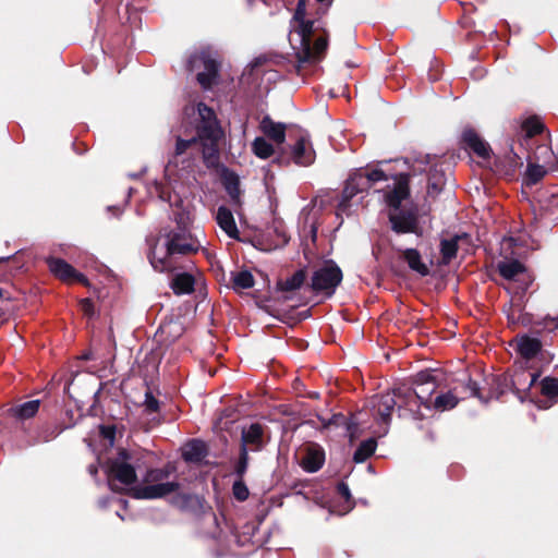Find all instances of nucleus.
<instances>
[{"label":"nucleus","instance_id":"f257e3e1","mask_svg":"<svg viewBox=\"0 0 558 558\" xmlns=\"http://www.w3.org/2000/svg\"><path fill=\"white\" fill-rule=\"evenodd\" d=\"M199 124L197 125V135L183 140L177 136L175 149L172 158L165 167V178L167 184L154 182L149 187L151 195H157L161 201L170 206L178 205L180 199L171 194L170 185L187 172L193 165L195 156L203 150L204 158L213 157L218 151V143L223 136L214 110L205 104L197 105Z\"/></svg>","mask_w":558,"mask_h":558},{"label":"nucleus","instance_id":"f03ea898","mask_svg":"<svg viewBox=\"0 0 558 558\" xmlns=\"http://www.w3.org/2000/svg\"><path fill=\"white\" fill-rule=\"evenodd\" d=\"M305 0H299L294 15L291 20L290 44L295 51L298 60V73L305 65H312L319 62L327 49V37L314 35L322 28V22L305 19Z\"/></svg>","mask_w":558,"mask_h":558},{"label":"nucleus","instance_id":"7ed1b4c3","mask_svg":"<svg viewBox=\"0 0 558 558\" xmlns=\"http://www.w3.org/2000/svg\"><path fill=\"white\" fill-rule=\"evenodd\" d=\"M175 219L179 226L178 231L162 233L150 243L148 259L156 271L172 270V255L197 252L202 246L196 238L186 234V226L190 221L189 214H178Z\"/></svg>","mask_w":558,"mask_h":558},{"label":"nucleus","instance_id":"20e7f679","mask_svg":"<svg viewBox=\"0 0 558 558\" xmlns=\"http://www.w3.org/2000/svg\"><path fill=\"white\" fill-rule=\"evenodd\" d=\"M409 196V189L405 183H395L393 189L385 194V202L390 207L389 220L391 228L397 233H417L418 221L416 211L402 209V202Z\"/></svg>","mask_w":558,"mask_h":558},{"label":"nucleus","instance_id":"39448f33","mask_svg":"<svg viewBox=\"0 0 558 558\" xmlns=\"http://www.w3.org/2000/svg\"><path fill=\"white\" fill-rule=\"evenodd\" d=\"M170 472L169 466L148 470L143 483L132 487V496L136 499H159L177 493L180 484L169 481Z\"/></svg>","mask_w":558,"mask_h":558},{"label":"nucleus","instance_id":"423d86ee","mask_svg":"<svg viewBox=\"0 0 558 558\" xmlns=\"http://www.w3.org/2000/svg\"><path fill=\"white\" fill-rule=\"evenodd\" d=\"M523 247H530L527 240L523 235L509 236L502 239L500 243V252L505 256V260L498 264L499 274L507 280H517L525 272V267L517 259H510L509 256H522ZM531 247H533L531 245Z\"/></svg>","mask_w":558,"mask_h":558},{"label":"nucleus","instance_id":"0eeeda50","mask_svg":"<svg viewBox=\"0 0 558 558\" xmlns=\"http://www.w3.org/2000/svg\"><path fill=\"white\" fill-rule=\"evenodd\" d=\"M187 66L196 72L197 82L203 88L209 89L217 82L219 63L216 53L210 49L193 53L187 61Z\"/></svg>","mask_w":558,"mask_h":558},{"label":"nucleus","instance_id":"6e6552de","mask_svg":"<svg viewBox=\"0 0 558 558\" xmlns=\"http://www.w3.org/2000/svg\"><path fill=\"white\" fill-rule=\"evenodd\" d=\"M130 460V453L122 449L119 451L117 458L108 461L107 474L111 489H117L114 481L119 482L123 487H129L135 484L136 472L134 466L129 462Z\"/></svg>","mask_w":558,"mask_h":558},{"label":"nucleus","instance_id":"1a4fd4ad","mask_svg":"<svg viewBox=\"0 0 558 558\" xmlns=\"http://www.w3.org/2000/svg\"><path fill=\"white\" fill-rule=\"evenodd\" d=\"M341 280V269L332 260H329L314 271L311 287L318 294L331 296Z\"/></svg>","mask_w":558,"mask_h":558},{"label":"nucleus","instance_id":"9d476101","mask_svg":"<svg viewBox=\"0 0 558 558\" xmlns=\"http://www.w3.org/2000/svg\"><path fill=\"white\" fill-rule=\"evenodd\" d=\"M399 395V388H396L392 391H387L372 398L371 407L373 416L379 425H383L381 430L378 432V436L387 434L391 413L398 405Z\"/></svg>","mask_w":558,"mask_h":558},{"label":"nucleus","instance_id":"9b49d317","mask_svg":"<svg viewBox=\"0 0 558 558\" xmlns=\"http://www.w3.org/2000/svg\"><path fill=\"white\" fill-rule=\"evenodd\" d=\"M368 179L364 174V169L359 168L354 170L348 178L345 186L342 192L341 199L338 205L340 211H347L350 201L357 195L369 189Z\"/></svg>","mask_w":558,"mask_h":558},{"label":"nucleus","instance_id":"f8f14e48","mask_svg":"<svg viewBox=\"0 0 558 558\" xmlns=\"http://www.w3.org/2000/svg\"><path fill=\"white\" fill-rule=\"evenodd\" d=\"M436 388L437 385L434 380L425 379L417 383L415 389L399 387V398L411 399L412 401L420 402L426 409H430V398Z\"/></svg>","mask_w":558,"mask_h":558},{"label":"nucleus","instance_id":"ddd939ff","mask_svg":"<svg viewBox=\"0 0 558 558\" xmlns=\"http://www.w3.org/2000/svg\"><path fill=\"white\" fill-rule=\"evenodd\" d=\"M49 270L60 280L73 283L81 282L83 284H87L86 277L76 271L69 263L61 258L48 257L46 259Z\"/></svg>","mask_w":558,"mask_h":558},{"label":"nucleus","instance_id":"4468645a","mask_svg":"<svg viewBox=\"0 0 558 558\" xmlns=\"http://www.w3.org/2000/svg\"><path fill=\"white\" fill-rule=\"evenodd\" d=\"M264 427L259 423H253L243 427L241 435V448L246 452L259 451L265 446Z\"/></svg>","mask_w":558,"mask_h":558},{"label":"nucleus","instance_id":"2eb2a0df","mask_svg":"<svg viewBox=\"0 0 558 558\" xmlns=\"http://www.w3.org/2000/svg\"><path fill=\"white\" fill-rule=\"evenodd\" d=\"M291 158L299 166H308L314 162L315 151L307 135L300 136L291 147Z\"/></svg>","mask_w":558,"mask_h":558},{"label":"nucleus","instance_id":"dca6fc26","mask_svg":"<svg viewBox=\"0 0 558 558\" xmlns=\"http://www.w3.org/2000/svg\"><path fill=\"white\" fill-rule=\"evenodd\" d=\"M259 129L265 136L277 145H281L286 141V124L275 122L268 116L264 117L259 123Z\"/></svg>","mask_w":558,"mask_h":558},{"label":"nucleus","instance_id":"f3484780","mask_svg":"<svg viewBox=\"0 0 558 558\" xmlns=\"http://www.w3.org/2000/svg\"><path fill=\"white\" fill-rule=\"evenodd\" d=\"M216 221L220 229L230 238L239 240V229L236 227L232 211L226 206L218 207Z\"/></svg>","mask_w":558,"mask_h":558},{"label":"nucleus","instance_id":"a211bd4d","mask_svg":"<svg viewBox=\"0 0 558 558\" xmlns=\"http://www.w3.org/2000/svg\"><path fill=\"white\" fill-rule=\"evenodd\" d=\"M542 343L537 338L522 336L515 340L518 354L526 362L534 359L541 351Z\"/></svg>","mask_w":558,"mask_h":558},{"label":"nucleus","instance_id":"6ab92c4d","mask_svg":"<svg viewBox=\"0 0 558 558\" xmlns=\"http://www.w3.org/2000/svg\"><path fill=\"white\" fill-rule=\"evenodd\" d=\"M325 462V452L318 446H311L306 449L301 460V466L308 473L317 472Z\"/></svg>","mask_w":558,"mask_h":558},{"label":"nucleus","instance_id":"aec40b11","mask_svg":"<svg viewBox=\"0 0 558 558\" xmlns=\"http://www.w3.org/2000/svg\"><path fill=\"white\" fill-rule=\"evenodd\" d=\"M463 141L465 144L480 157L487 158L490 154V148L474 131L466 130L463 132Z\"/></svg>","mask_w":558,"mask_h":558},{"label":"nucleus","instance_id":"412c9836","mask_svg":"<svg viewBox=\"0 0 558 558\" xmlns=\"http://www.w3.org/2000/svg\"><path fill=\"white\" fill-rule=\"evenodd\" d=\"M403 259L408 263L409 267L421 276H426L429 269L425 263L422 262L421 254L414 248H407L402 252Z\"/></svg>","mask_w":558,"mask_h":558},{"label":"nucleus","instance_id":"4be33fe9","mask_svg":"<svg viewBox=\"0 0 558 558\" xmlns=\"http://www.w3.org/2000/svg\"><path fill=\"white\" fill-rule=\"evenodd\" d=\"M40 401L39 400H31L26 401L20 405L10 409V413L12 416L19 420H27L33 417L39 410Z\"/></svg>","mask_w":558,"mask_h":558},{"label":"nucleus","instance_id":"5701e85b","mask_svg":"<svg viewBox=\"0 0 558 558\" xmlns=\"http://www.w3.org/2000/svg\"><path fill=\"white\" fill-rule=\"evenodd\" d=\"M206 454V445L202 440H191L183 450V458L186 461L196 462L202 460Z\"/></svg>","mask_w":558,"mask_h":558},{"label":"nucleus","instance_id":"b1692460","mask_svg":"<svg viewBox=\"0 0 558 558\" xmlns=\"http://www.w3.org/2000/svg\"><path fill=\"white\" fill-rule=\"evenodd\" d=\"M171 287L177 294L191 293L194 290V278L186 272L179 274L173 278Z\"/></svg>","mask_w":558,"mask_h":558},{"label":"nucleus","instance_id":"393cba45","mask_svg":"<svg viewBox=\"0 0 558 558\" xmlns=\"http://www.w3.org/2000/svg\"><path fill=\"white\" fill-rule=\"evenodd\" d=\"M225 189L234 205L241 203L240 180L234 173H228L223 178Z\"/></svg>","mask_w":558,"mask_h":558},{"label":"nucleus","instance_id":"a878e982","mask_svg":"<svg viewBox=\"0 0 558 558\" xmlns=\"http://www.w3.org/2000/svg\"><path fill=\"white\" fill-rule=\"evenodd\" d=\"M305 271L300 269L295 271L291 277L280 280L278 282V289L281 291H295L299 290L305 282Z\"/></svg>","mask_w":558,"mask_h":558},{"label":"nucleus","instance_id":"bb28decb","mask_svg":"<svg viewBox=\"0 0 558 558\" xmlns=\"http://www.w3.org/2000/svg\"><path fill=\"white\" fill-rule=\"evenodd\" d=\"M252 151L260 159H267L275 153L274 146L265 137L258 136L252 143Z\"/></svg>","mask_w":558,"mask_h":558},{"label":"nucleus","instance_id":"cd10ccee","mask_svg":"<svg viewBox=\"0 0 558 558\" xmlns=\"http://www.w3.org/2000/svg\"><path fill=\"white\" fill-rule=\"evenodd\" d=\"M377 442L374 438L366 439L360 444L354 452L353 459L356 463L364 462L376 450Z\"/></svg>","mask_w":558,"mask_h":558},{"label":"nucleus","instance_id":"c85d7f7f","mask_svg":"<svg viewBox=\"0 0 558 558\" xmlns=\"http://www.w3.org/2000/svg\"><path fill=\"white\" fill-rule=\"evenodd\" d=\"M536 377L537 376L533 373L519 372L511 377L510 381L513 388L517 391H520L522 389L532 387L536 380Z\"/></svg>","mask_w":558,"mask_h":558},{"label":"nucleus","instance_id":"c756f323","mask_svg":"<svg viewBox=\"0 0 558 558\" xmlns=\"http://www.w3.org/2000/svg\"><path fill=\"white\" fill-rule=\"evenodd\" d=\"M459 402L458 397L453 391L439 395L435 398L433 407L438 411H448L453 409Z\"/></svg>","mask_w":558,"mask_h":558},{"label":"nucleus","instance_id":"7c9ffc66","mask_svg":"<svg viewBox=\"0 0 558 558\" xmlns=\"http://www.w3.org/2000/svg\"><path fill=\"white\" fill-rule=\"evenodd\" d=\"M458 250L457 239H445L440 243L442 264L447 265L456 256Z\"/></svg>","mask_w":558,"mask_h":558},{"label":"nucleus","instance_id":"2f4dec72","mask_svg":"<svg viewBox=\"0 0 558 558\" xmlns=\"http://www.w3.org/2000/svg\"><path fill=\"white\" fill-rule=\"evenodd\" d=\"M232 282L236 289H250L254 286V278L248 270H241L232 275Z\"/></svg>","mask_w":558,"mask_h":558},{"label":"nucleus","instance_id":"473e14b6","mask_svg":"<svg viewBox=\"0 0 558 558\" xmlns=\"http://www.w3.org/2000/svg\"><path fill=\"white\" fill-rule=\"evenodd\" d=\"M546 169L543 166L530 163L526 169L525 181L527 185L536 184L546 174Z\"/></svg>","mask_w":558,"mask_h":558},{"label":"nucleus","instance_id":"72a5a7b5","mask_svg":"<svg viewBox=\"0 0 558 558\" xmlns=\"http://www.w3.org/2000/svg\"><path fill=\"white\" fill-rule=\"evenodd\" d=\"M522 129L525 132V137L531 138L534 135L541 133L544 129V125L539 119L529 118L523 122Z\"/></svg>","mask_w":558,"mask_h":558},{"label":"nucleus","instance_id":"f704fd0d","mask_svg":"<svg viewBox=\"0 0 558 558\" xmlns=\"http://www.w3.org/2000/svg\"><path fill=\"white\" fill-rule=\"evenodd\" d=\"M542 393L547 397L558 396V380L555 378L546 377L542 380Z\"/></svg>","mask_w":558,"mask_h":558},{"label":"nucleus","instance_id":"c9c22d12","mask_svg":"<svg viewBox=\"0 0 558 558\" xmlns=\"http://www.w3.org/2000/svg\"><path fill=\"white\" fill-rule=\"evenodd\" d=\"M422 404L420 402L412 401L411 399L398 398V408L405 409L410 411L414 417L420 418L423 415L420 413L418 409Z\"/></svg>","mask_w":558,"mask_h":558},{"label":"nucleus","instance_id":"e433bc0d","mask_svg":"<svg viewBox=\"0 0 558 558\" xmlns=\"http://www.w3.org/2000/svg\"><path fill=\"white\" fill-rule=\"evenodd\" d=\"M363 169H364V174L368 179L369 186H372L376 182L386 181L387 180V175L380 169H369L368 167L367 168H363Z\"/></svg>","mask_w":558,"mask_h":558},{"label":"nucleus","instance_id":"4c0bfd02","mask_svg":"<svg viewBox=\"0 0 558 558\" xmlns=\"http://www.w3.org/2000/svg\"><path fill=\"white\" fill-rule=\"evenodd\" d=\"M143 407L145 412L148 414L157 413L159 410V401L153 396L150 391H146Z\"/></svg>","mask_w":558,"mask_h":558},{"label":"nucleus","instance_id":"58836bf2","mask_svg":"<svg viewBox=\"0 0 558 558\" xmlns=\"http://www.w3.org/2000/svg\"><path fill=\"white\" fill-rule=\"evenodd\" d=\"M232 492H233L234 497L239 501L246 500L248 498V495H250L246 485L243 482H241V481L234 482L233 487H232Z\"/></svg>","mask_w":558,"mask_h":558},{"label":"nucleus","instance_id":"ea45409f","mask_svg":"<svg viewBox=\"0 0 558 558\" xmlns=\"http://www.w3.org/2000/svg\"><path fill=\"white\" fill-rule=\"evenodd\" d=\"M248 463V452H246L244 449H240V459L236 465V473L242 476L244 472L246 471Z\"/></svg>","mask_w":558,"mask_h":558},{"label":"nucleus","instance_id":"a19ab883","mask_svg":"<svg viewBox=\"0 0 558 558\" xmlns=\"http://www.w3.org/2000/svg\"><path fill=\"white\" fill-rule=\"evenodd\" d=\"M80 306H81L82 312L86 316H93L94 315V304H93V302L89 299L81 300Z\"/></svg>","mask_w":558,"mask_h":558},{"label":"nucleus","instance_id":"79ce46f5","mask_svg":"<svg viewBox=\"0 0 558 558\" xmlns=\"http://www.w3.org/2000/svg\"><path fill=\"white\" fill-rule=\"evenodd\" d=\"M338 493H339V494H340V496H341L343 499H345L347 501H349V500H350V498H351V493H350V489H349V487H348V485H347V484H344V483H340V484L338 485Z\"/></svg>","mask_w":558,"mask_h":558},{"label":"nucleus","instance_id":"37998d69","mask_svg":"<svg viewBox=\"0 0 558 558\" xmlns=\"http://www.w3.org/2000/svg\"><path fill=\"white\" fill-rule=\"evenodd\" d=\"M100 429H101L102 436L105 438L109 439V441L112 444L113 439H114V429L111 427H105V426H101Z\"/></svg>","mask_w":558,"mask_h":558},{"label":"nucleus","instance_id":"c03bdc74","mask_svg":"<svg viewBox=\"0 0 558 558\" xmlns=\"http://www.w3.org/2000/svg\"><path fill=\"white\" fill-rule=\"evenodd\" d=\"M357 423H359V420L356 417H354V421L348 424V432H350V437L351 438L353 437V433L351 432V428H352L353 425L356 426Z\"/></svg>","mask_w":558,"mask_h":558},{"label":"nucleus","instance_id":"a18cd8bd","mask_svg":"<svg viewBox=\"0 0 558 558\" xmlns=\"http://www.w3.org/2000/svg\"><path fill=\"white\" fill-rule=\"evenodd\" d=\"M471 391H472V395L473 396H477V387H476V384L475 383H471Z\"/></svg>","mask_w":558,"mask_h":558},{"label":"nucleus","instance_id":"49530a36","mask_svg":"<svg viewBox=\"0 0 558 558\" xmlns=\"http://www.w3.org/2000/svg\"><path fill=\"white\" fill-rule=\"evenodd\" d=\"M88 471L92 475L97 474V468L95 465H89Z\"/></svg>","mask_w":558,"mask_h":558},{"label":"nucleus","instance_id":"de8ad7c7","mask_svg":"<svg viewBox=\"0 0 558 558\" xmlns=\"http://www.w3.org/2000/svg\"><path fill=\"white\" fill-rule=\"evenodd\" d=\"M5 291L0 288V300L4 299Z\"/></svg>","mask_w":558,"mask_h":558},{"label":"nucleus","instance_id":"09e8293b","mask_svg":"<svg viewBox=\"0 0 558 558\" xmlns=\"http://www.w3.org/2000/svg\"><path fill=\"white\" fill-rule=\"evenodd\" d=\"M119 501L123 505V507H126V505H128L126 500L120 499Z\"/></svg>","mask_w":558,"mask_h":558},{"label":"nucleus","instance_id":"8fccbe9b","mask_svg":"<svg viewBox=\"0 0 558 558\" xmlns=\"http://www.w3.org/2000/svg\"><path fill=\"white\" fill-rule=\"evenodd\" d=\"M100 502H101L102 507H105L107 504V500H101Z\"/></svg>","mask_w":558,"mask_h":558},{"label":"nucleus","instance_id":"3c124183","mask_svg":"<svg viewBox=\"0 0 558 558\" xmlns=\"http://www.w3.org/2000/svg\"><path fill=\"white\" fill-rule=\"evenodd\" d=\"M8 258L5 257H0V262H3V260H7Z\"/></svg>","mask_w":558,"mask_h":558}]
</instances>
